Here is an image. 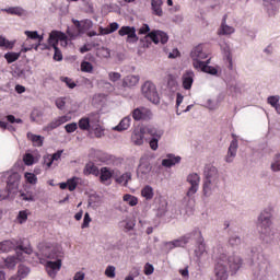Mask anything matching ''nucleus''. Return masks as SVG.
<instances>
[{
	"instance_id": "obj_1",
	"label": "nucleus",
	"mask_w": 280,
	"mask_h": 280,
	"mask_svg": "<svg viewBox=\"0 0 280 280\" xmlns=\"http://www.w3.org/2000/svg\"><path fill=\"white\" fill-rule=\"evenodd\" d=\"M42 255L47 259H55V261H47L46 262V271L48 272L49 277L54 279L56 273L62 268V252L60 247L51 244V243H44L40 245Z\"/></svg>"
},
{
	"instance_id": "obj_2",
	"label": "nucleus",
	"mask_w": 280,
	"mask_h": 280,
	"mask_svg": "<svg viewBox=\"0 0 280 280\" xmlns=\"http://www.w3.org/2000/svg\"><path fill=\"white\" fill-rule=\"evenodd\" d=\"M230 266L232 272H237L238 268L242 267V258L237 256L226 257V254H221L218 262L214 267V280H226L229 279V273H226V265Z\"/></svg>"
},
{
	"instance_id": "obj_3",
	"label": "nucleus",
	"mask_w": 280,
	"mask_h": 280,
	"mask_svg": "<svg viewBox=\"0 0 280 280\" xmlns=\"http://www.w3.org/2000/svg\"><path fill=\"white\" fill-rule=\"evenodd\" d=\"M206 180L203 183V195L209 196L211 189L218 186V168L211 164L206 165L203 171Z\"/></svg>"
},
{
	"instance_id": "obj_4",
	"label": "nucleus",
	"mask_w": 280,
	"mask_h": 280,
	"mask_svg": "<svg viewBox=\"0 0 280 280\" xmlns=\"http://www.w3.org/2000/svg\"><path fill=\"white\" fill-rule=\"evenodd\" d=\"M79 128L85 132H89V130H97L100 128V114L92 113L85 117H82L78 125Z\"/></svg>"
},
{
	"instance_id": "obj_5",
	"label": "nucleus",
	"mask_w": 280,
	"mask_h": 280,
	"mask_svg": "<svg viewBox=\"0 0 280 280\" xmlns=\"http://www.w3.org/2000/svg\"><path fill=\"white\" fill-rule=\"evenodd\" d=\"M270 218H271V214L268 211L261 212L258 218L257 229L262 240H266V237H270V233H271L270 225L272 224V222L270 221Z\"/></svg>"
},
{
	"instance_id": "obj_6",
	"label": "nucleus",
	"mask_w": 280,
	"mask_h": 280,
	"mask_svg": "<svg viewBox=\"0 0 280 280\" xmlns=\"http://www.w3.org/2000/svg\"><path fill=\"white\" fill-rule=\"evenodd\" d=\"M142 95L152 104H160L161 97H159V92L156 91V85L150 81H145L141 88Z\"/></svg>"
},
{
	"instance_id": "obj_7",
	"label": "nucleus",
	"mask_w": 280,
	"mask_h": 280,
	"mask_svg": "<svg viewBox=\"0 0 280 280\" xmlns=\"http://www.w3.org/2000/svg\"><path fill=\"white\" fill-rule=\"evenodd\" d=\"M59 43L61 47H67V45H69V37L60 31H52L48 37V45H55L58 47Z\"/></svg>"
},
{
	"instance_id": "obj_8",
	"label": "nucleus",
	"mask_w": 280,
	"mask_h": 280,
	"mask_svg": "<svg viewBox=\"0 0 280 280\" xmlns=\"http://www.w3.org/2000/svg\"><path fill=\"white\" fill-rule=\"evenodd\" d=\"M118 34L120 36H127L126 43H129L130 45L139 43V36H137V28H135V26H121Z\"/></svg>"
},
{
	"instance_id": "obj_9",
	"label": "nucleus",
	"mask_w": 280,
	"mask_h": 280,
	"mask_svg": "<svg viewBox=\"0 0 280 280\" xmlns=\"http://www.w3.org/2000/svg\"><path fill=\"white\" fill-rule=\"evenodd\" d=\"M135 121H148L152 119V110L148 107H137L132 110Z\"/></svg>"
},
{
	"instance_id": "obj_10",
	"label": "nucleus",
	"mask_w": 280,
	"mask_h": 280,
	"mask_svg": "<svg viewBox=\"0 0 280 280\" xmlns=\"http://www.w3.org/2000/svg\"><path fill=\"white\" fill-rule=\"evenodd\" d=\"M187 183H189L190 185L187 191V196L188 198H191V196H194L198 191V187L200 185V175H198L197 173L188 175Z\"/></svg>"
},
{
	"instance_id": "obj_11",
	"label": "nucleus",
	"mask_w": 280,
	"mask_h": 280,
	"mask_svg": "<svg viewBox=\"0 0 280 280\" xmlns=\"http://www.w3.org/2000/svg\"><path fill=\"white\" fill-rule=\"evenodd\" d=\"M211 59L205 61H195L192 62V67L195 69H200L203 73H209L210 75H218V69L215 67L209 66Z\"/></svg>"
},
{
	"instance_id": "obj_12",
	"label": "nucleus",
	"mask_w": 280,
	"mask_h": 280,
	"mask_svg": "<svg viewBox=\"0 0 280 280\" xmlns=\"http://www.w3.org/2000/svg\"><path fill=\"white\" fill-rule=\"evenodd\" d=\"M147 38H150L155 45H159V43L165 45L170 40L167 33L163 31H152L147 35Z\"/></svg>"
},
{
	"instance_id": "obj_13",
	"label": "nucleus",
	"mask_w": 280,
	"mask_h": 280,
	"mask_svg": "<svg viewBox=\"0 0 280 280\" xmlns=\"http://www.w3.org/2000/svg\"><path fill=\"white\" fill-rule=\"evenodd\" d=\"M207 51H205V48L202 45H198L195 47L190 52V58H192V62H201L200 60H206L208 58Z\"/></svg>"
},
{
	"instance_id": "obj_14",
	"label": "nucleus",
	"mask_w": 280,
	"mask_h": 280,
	"mask_svg": "<svg viewBox=\"0 0 280 280\" xmlns=\"http://www.w3.org/2000/svg\"><path fill=\"white\" fill-rule=\"evenodd\" d=\"M194 78H196V74L191 70L186 71L182 75V85L185 91H191V86H194Z\"/></svg>"
},
{
	"instance_id": "obj_15",
	"label": "nucleus",
	"mask_w": 280,
	"mask_h": 280,
	"mask_svg": "<svg viewBox=\"0 0 280 280\" xmlns=\"http://www.w3.org/2000/svg\"><path fill=\"white\" fill-rule=\"evenodd\" d=\"M72 23L74 27H77L79 34H84L88 32V30H91L93 27V21L91 20H83V21H78V20H72Z\"/></svg>"
},
{
	"instance_id": "obj_16",
	"label": "nucleus",
	"mask_w": 280,
	"mask_h": 280,
	"mask_svg": "<svg viewBox=\"0 0 280 280\" xmlns=\"http://www.w3.org/2000/svg\"><path fill=\"white\" fill-rule=\"evenodd\" d=\"M67 121H71V116H60L56 119H54L50 124H48L45 129L46 130H56V128H59V126H62V124H67Z\"/></svg>"
},
{
	"instance_id": "obj_17",
	"label": "nucleus",
	"mask_w": 280,
	"mask_h": 280,
	"mask_svg": "<svg viewBox=\"0 0 280 280\" xmlns=\"http://www.w3.org/2000/svg\"><path fill=\"white\" fill-rule=\"evenodd\" d=\"M237 139L232 140L225 158L226 163H233V158L237 154Z\"/></svg>"
},
{
	"instance_id": "obj_18",
	"label": "nucleus",
	"mask_w": 280,
	"mask_h": 280,
	"mask_svg": "<svg viewBox=\"0 0 280 280\" xmlns=\"http://www.w3.org/2000/svg\"><path fill=\"white\" fill-rule=\"evenodd\" d=\"M139 84V77L129 74L124 78L122 80V86L126 89H132V86H137Z\"/></svg>"
},
{
	"instance_id": "obj_19",
	"label": "nucleus",
	"mask_w": 280,
	"mask_h": 280,
	"mask_svg": "<svg viewBox=\"0 0 280 280\" xmlns=\"http://www.w3.org/2000/svg\"><path fill=\"white\" fill-rule=\"evenodd\" d=\"M151 9L155 16H163V0H151Z\"/></svg>"
},
{
	"instance_id": "obj_20",
	"label": "nucleus",
	"mask_w": 280,
	"mask_h": 280,
	"mask_svg": "<svg viewBox=\"0 0 280 280\" xmlns=\"http://www.w3.org/2000/svg\"><path fill=\"white\" fill-rule=\"evenodd\" d=\"M144 137L143 130H135L131 135V141L135 145H143Z\"/></svg>"
},
{
	"instance_id": "obj_21",
	"label": "nucleus",
	"mask_w": 280,
	"mask_h": 280,
	"mask_svg": "<svg viewBox=\"0 0 280 280\" xmlns=\"http://www.w3.org/2000/svg\"><path fill=\"white\" fill-rule=\"evenodd\" d=\"M113 174H115V171H113L106 166L102 167L101 176H100L101 183H107V180H110L113 178Z\"/></svg>"
},
{
	"instance_id": "obj_22",
	"label": "nucleus",
	"mask_w": 280,
	"mask_h": 280,
	"mask_svg": "<svg viewBox=\"0 0 280 280\" xmlns=\"http://www.w3.org/2000/svg\"><path fill=\"white\" fill-rule=\"evenodd\" d=\"M4 267L8 268V270H14L16 268V264H19V257L16 256H9L7 258H3Z\"/></svg>"
},
{
	"instance_id": "obj_23",
	"label": "nucleus",
	"mask_w": 280,
	"mask_h": 280,
	"mask_svg": "<svg viewBox=\"0 0 280 280\" xmlns=\"http://www.w3.org/2000/svg\"><path fill=\"white\" fill-rule=\"evenodd\" d=\"M130 116H127L120 120V122L114 128V130H117L118 132H124V130H128L130 128Z\"/></svg>"
},
{
	"instance_id": "obj_24",
	"label": "nucleus",
	"mask_w": 280,
	"mask_h": 280,
	"mask_svg": "<svg viewBox=\"0 0 280 280\" xmlns=\"http://www.w3.org/2000/svg\"><path fill=\"white\" fill-rule=\"evenodd\" d=\"M151 170L152 167L150 166L149 163L141 162L138 166L137 175L143 178V176H145L147 174H150Z\"/></svg>"
},
{
	"instance_id": "obj_25",
	"label": "nucleus",
	"mask_w": 280,
	"mask_h": 280,
	"mask_svg": "<svg viewBox=\"0 0 280 280\" xmlns=\"http://www.w3.org/2000/svg\"><path fill=\"white\" fill-rule=\"evenodd\" d=\"M234 32H235L234 27L226 25V16H224L221 27L219 30V34L222 36H226L229 34H233Z\"/></svg>"
},
{
	"instance_id": "obj_26",
	"label": "nucleus",
	"mask_w": 280,
	"mask_h": 280,
	"mask_svg": "<svg viewBox=\"0 0 280 280\" xmlns=\"http://www.w3.org/2000/svg\"><path fill=\"white\" fill-rule=\"evenodd\" d=\"M28 139L32 141L33 145L35 148H43V141H45V138L43 136H36L34 133H27Z\"/></svg>"
},
{
	"instance_id": "obj_27",
	"label": "nucleus",
	"mask_w": 280,
	"mask_h": 280,
	"mask_svg": "<svg viewBox=\"0 0 280 280\" xmlns=\"http://www.w3.org/2000/svg\"><path fill=\"white\" fill-rule=\"evenodd\" d=\"M142 198H145V200H152L154 198V188L152 186L147 185L141 190Z\"/></svg>"
},
{
	"instance_id": "obj_28",
	"label": "nucleus",
	"mask_w": 280,
	"mask_h": 280,
	"mask_svg": "<svg viewBox=\"0 0 280 280\" xmlns=\"http://www.w3.org/2000/svg\"><path fill=\"white\" fill-rule=\"evenodd\" d=\"M84 174L85 175L92 174L93 176H100V168H97V166L94 163L90 162L85 165Z\"/></svg>"
},
{
	"instance_id": "obj_29",
	"label": "nucleus",
	"mask_w": 280,
	"mask_h": 280,
	"mask_svg": "<svg viewBox=\"0 0 280 280\" xmlns=\"http://www.w3.org/2000/svg\"><path fill=\"white\" fill-rule=\"evenodd\" d=\"M24 34L27 37L26 43L28 40H37L38 43H43V36L38 35L37 31H25Z\"/></svg>"
},
{
	"instance_id": "obj_30",
	"label": "nucleus",
	"mask_w": 280,
	"mask_h": 280,
	"mask_svg": "<svg viewBox=\"0 0 280 280\" xmlns=\"http://www.w3.org/2000/svg\"><path fill=\"white\" fill-rule=\"evenodd\" d=\"M176 163H180V156L172 158V156L168 155V159H164L162 161V165L164 167H172L173 165H176Z\"/></svg>"
},
{
	"instance_id": "obj_31",
	"label": "nucleus",
	"mask_w": 280,
	"mask_h": 280,
	"mask_svg": "<svg viewBox=\"0 0 280 280\" xmlns=\"http://www.w3.org/2000/svg\"><path fill=\"white\" fill-rule=\"evenodd\" d=\"M4 12H7V14H12L15 16H23V14H25V10H23V8L21 7H11L9 9H4Z\"/></svg>"
},
{
	"instance_id": "obj_32",
	"label": "nucleus",
	"mask_w": 280,
	"mask_h": 280,
	"mask_svg": "<svg viewBox=\"0 0 280 280\" xmlns=\"http://www.w3.org/2000/svg\"><path fill=\"white\" fill-rule=\"evenodd\" d=\"M122 200L128 203L129 207H137L139 205V199L130 194H126Z\"/></svg>"
},
{
	"instance_id": "obj_33",
	"label": "nucleus",
	"mask_w": 280,
	"mask_h": 280,
	"mask_svg": "<svg viewBox=\"0 0 280 280\" xmlns=\"http://www.w3.org/2000/svg\"><path fill=\"white\" fill-rule=\"evenodd\" d=\"M4 58L8 62V65H12V62H16L19 58H21V52H7L4 55Z\"/></svg>"
},
{
	"instance_id": "obj_34",
	"label": "nucleus",
	"mask_w": 280,
	"mask_h": 280,
	"mask_svg": "<svg viewBox=\"0 0 280 280\" xmlns=\"http://www.w3.org/2000/svg\"><path fill=\"white\" fill-rule=\"evenodd\" d=\"M148 135L153 137L152 139H161L163 137V130L150 127L147 129Z\"/></svg>"
},
{
	"instance_id": "obj_35",
	"label": "nucleus",
	"mask_w": 280,
	"mask_h": 280,
	"mask_svg": "<svg viewBox=\"0 0 280 280\" xmlns=\"http://www.w3.org/2000/svg\"><path fill=\"white\" fill-rule=\"evenodd\" d=\"M185 244H187V241H185L184 238L182 240H175L173 242H167L166 246H170V250H173V248H180V246H184Z\"/></svg>"
},
{
	"instance_id": "obj_36",
	"label": "nucleus",
	"mask_w": 280,
	"mask_h": 280,
	"mask_svg": "<svg viewBox=\"0 0 280 280\" xmlns=\"http://www.w3.org/2000/svg\"><path fill=\"white\" fill-rule=\"evenodd\" d=\"M69 191H75L78 188V183H80V177H71L67 180Z\"/></svg>"
},
{
	"instance_id": "obj_37",
	"label": "nucleus",
	"mask_w": 280,
	"mask_h": 280,
	"mask_svg": "<svg viewBox=\"0 0 280 280\" xmlns=\"http://www.w3.org/2000/svg\"><path fill=\"white\" fill-rule=\"evenodd\" d=\"M60 156H62V152L58 151L57 153L45 160V164L47 165V167H51V165H54V161H60Z\"/></svg>"
},
{
	"instance_id": "obj_38",
	"label": "nucleus",
	"mask_w": 280,
	"mask_h": 280,
	"mask_svg": "<svg viewBox=\"0 0 280 280\" xmlns=\"http://www.w3.org/2000/svg\"><path fill=\"white\" fill-rule=\"evenodd\" d=\"M132 179V174L130 173H125L122 174L120 177H118L116 179L117 183H119V185H128V182Z\"/></svg>"
},
{
	"instance_id": "obj_39",
	"label": "nucleus",
	"mask_w": 280,
	"mask_h": 280,
	"mask_svg": "<svg viewBox=\"0 0 280 280\" xmlns=\"http://www.w3.org/2000/svg\"><path fill=\"white\" fill-rule=\"evenodd\" d=\"M81 71H83V73H93V63L89 61H82Z\"/></svg>"
},
{
	"instance_id": "obj_40",
	"label": "nucleus",
	"mask_w": 280,
	"mask_h": 280,
	"mask_svg": "<svg viewBox=\"0 0 280 280\" xmlns=\"http://www.w3.org/2000/svg\"><path fill=\"white\" fill-rule=\"evenodd\" d=\"M271 170L272 172H280V154L277 153L273 156V162L271 163Z\"/></svg>"
},
{
	"instance_id": "obj_41",
	"label": "nucleus",
	"mask_w": 280,
	"mask_h": 280,
	"mask_svg": "<svg viewBox=\"0 0 280 280\" xmlns=\"http://www.w3.org/2000/svg\"><path fill=\"white\" fill-rule=\"evenodd\" d=\"M30 275V269L25 265H20L18 267V276L21 277L22 279H25Z\"/></svg>"
},
{
	"instance_id": "obj_42",
	"label": "nucleus",
	"mask_w": 280,
	"mask_h": 280,
	"mask_svg": "<svg viewBox=\"0 0 280 280\" xmlns=\"http://www.w3.org/2000/svg\"><path fill=\"white\" fill-rule=\"evenodd\" d=\"M49 47H51L55 51L54 60H56L57 62H60V60H62V51H60V48H58V46L56 45H49Z\"/></svg>"
},
{
	"instance_id": "obj_43",
	"label": "nucleus",
	"mask_w": 280,
	"mask_h": 280,
	"mask_svg": "<svg viewBox=\"0 0 280 280\" xmlns=\"http://www.w3.org/2000/svg\"><path fill=\"white\" fill-rule=\"evenodd\" d=\"M24 178H26V182L30 183V185H36V183H38V178L34 173H25Z\"/></svg>"
},
{
	"instance_id": "obj_44",
	"label": "nucleus",
	"mask_w": 280,
	"mask_h": 280,
	"mask_svg": "<svg viewBox=\"0 0 280 280\" xmlns=\"http://www.w3.org/2000/svg\"><path fill=\"white\" fill-rule=\"evenodd\" d=\"M65 130H66V132H68V135L75 132V130H78V122H71V124L66 125Z\"/></svg>"
},
{
	"instance_id": "obj_45",
	"label": "nucleus",
	"mask_w": 280,
	"mask_h": 280,
	"mask_svg": "<svg viewBox=\"0 0 280 280\" xmlns=\"http://www.w3.org/2000/svg\"><path fill=\"white\" fill-rule=\"evenodd\" d=\"M0 47L12 49V47H14V44L10 43V40L5 39V37H0Z\"/></svg>"
},
{
	"instance_id": "obj_46",
	"label": "nucleus",
	"mask_w": 280,
	"mask_h": 280,
	"mask_svg": "<svg viewBox=\"0 0 280 280\" xmlns=\"http://www.w3.org/2000/svg\"><path fill=\"white\" fill-rule=\"evenodd\" d=\"M91 224V214L86 212L83 218V223L81 225L82 229H89V225Z\"/></svg>"
},
{
	"instance_id": "obj_47",
	"label": "nucleus",
	"mask_w": 280,
	"mask_h": 280,
	"mask_svg": "<svg viewBox=\"0 0 280 280\" xmlns=\"http://www.w3.org/2000/svg\"><path fill=\"white\" fill-rule=\"evenodd\" d=\"M105 275L109 279H115V266H108L105 270Z\"/></svg>"
},
{
	"instance_id": "obj_48",
	"label": "nucleus",
	"mask_w": 280,
	"mask_h": 280,
	"mask_svg": "<svg viewBox=\"0 0 280 280\" xmlns=\"http://www.w3.org/2000/svg\"><path fill=\"white\" fill-rule=\"evenodd\" d=\"M25 165H34V155L26 153L23 158Z\"/></svg>"
},
{
	"instance_id": "obj_49",
	"label": "nucleus",
	"mask_w": 280,
	"mask_h": 280,
	"mask_svg": "<svg viewBox=\"0 0 280 280\" xmlns=\"http://www.w3.org/2000/svg\"><path fill=\"white\" fill-rule=\"evenodd\" d=\"M108 78L110 82H117L118 80H121V73L119 72H109Z\"/></svg>"
},
{
	"instance_id": "obj_50",
	"label": "nucleus",
	"mask_w": 280,
	"mask_h": 280,
	"mask_svg": "<svg viewBox=\"0 0 280 280\" xmlns=\"http://www.w3.org/2000/svg\"><path fill=\"white\" fill-rule=\"evenodd\" d=\"M279 100H280L279 95L269 96V97L267 98V102H268V104H270V106H272V108H273V106H277V104H279Z\"/></svg>"
},
{
	"instance_id": "obj_51",
	"label": "nucleus",
	"mask_w": 280,
	"mask_h": 280,
	"mask_svg": "<svg viewBox=\"0 0 280 280\" xmlns=\"http://www.w3.org/2000/svg\"><path fill=\"white\" fill-rule=\"evenodd\" d=\"M7 121H9V124H23V119L16 118L14 115H8Z\"/></svg>"
},
{
	"instance_id": "obj_52",
	"label": "nucleus",
	"mask_w": 280,
	"mask_h": 280,
	"mask_svg": "<svg viewBox=\"0 0 280 280\" xmlns=\"http://www.w3.org/2000/svg\"><path fill=\"white\" fill-rule=\"evenodd\" d=\"M229 244L230 246H240V244H242V240L238 236H232L229 240Z\"/></svg>"
},
{
	"instance_id": "obj_53",
	"label": "nucleus",
	"mask_w": 280,
	"mask_h": 280,
	"mask_svg": "<svg viewBox=\"0 0 280 280\" xmlns=\"http://www.w3.org/2000/svg\"><path fill=\"white\" fill-rule=\"evenodd\" d=\"M154 272V266H152L150 262H147L144 265V275L150 276Z\"/></svg>"
},
{
	"instance_id": "obj_54",
	"label": "nucleus",
	"mask_w": 280,
	"mask_h": 280,
	"mask_svg": "<svg viewBox=\"0 0 280 280\" xmlns=\"http://www.w3.org/2000/svg\"><path fill=\"white\" fill-rule=\"evenodd\" d=\"M159 139L160 138H152L149 142L151 150H159Z\"/></svg>"
},
{
	"instance_id": "obj_55",
	"label": "nucleus",
	"mask_w": 280,
	"mask_h": 280,
	"mask_svg": "<svg viewBox=\"0 0 280 280\" xmlns=\"http://www.w3.org/2000/svg\"><path fill=\"white\" fill-rule=\"evenodd\" d=\"M57 108H59V110H62L67 104V102H65V98L60 97V98H57L56 102H55Z\"/></svg>"
},
{
	"instance_id": "obj_56",
	"label": "nucleus",
	"mask_w": 280,
	"mask_h": 280,
	"mask_svg": "<svg viewBox=\"0 0 280 280\" xmlns=\"http://www.w3.org/2000/svg\"><path fill=\"white\" fill-rule=\"evenodd\" d=\"M18 220H20V224H23V222L27 221V212L26 211H20L18 215Z\"/></svg>"
},
{
	"instance_id": "obj_57",
	"label": "nucleus",
	"mask_w": 280,
	"mask_h": 280,
	"mask_svg": "<svg viewBox=\"0 0 280 280\" xmlns=\"http://www.w3.org/2000/svg\"><path fill=\"white\" fill-rule=\"evenodd\" d=\"M108 34H110V31L108 27H103V26H100L98 27V36H108Z\"/></svg>"
},
{
	"instance_id": "obj_58",
	"label": "nucleus",
	"mask_w": 280,
	"mask_h": 280,
	"mask_svg": "<svg viewBox=\"0 0 280 280\" xmlns=\"http://www.w3.org/2000/svg\"><path fill=\"white\" fill-rule=\"evenodd\" d=\"M109 33L113 34L119 30V24L117 22H113L108 25Z\"/></svg>"
},
{
	"instance_id": "obj_59",
	"label": "nucleus",
	"mask_w": 280,
	"mask_h": 280,
	"mask_svg": "<svg viewBox=\"0 0 280 280\" xmlns=\"http://www.w3.org/2000/svg\"><path fill=\"white\" fill-rule=\"evenodd\" d=\"M63 82L67 84L69 89H75V82H73V80H71L70 78L66 77Z\"/></svg>"
},
{
	"instance_id": "obj_60",
	"label": "nucleus",
	"mask_w": 280,
	"mask_h": 280,
	"mask_svg": "<svg viewBox=\"0 0 280 280\" xmlns=\"http://www.w3.org/2000/svg\"><path fill=\"white\" fill-rule=\"evenodd\" d=\"M148 32H150V25L148 24H143L139 30V34H148Z\"/></svg>"
},
{
	"instance_id": "obj_61",
	"label": "nucleus",
	"mask_w": 280,
	"mask_h": 280,
	"mask_svg": "<svg viewBox=\"0 0 280 280\" xmlns=\"http://www.w3.org/2000/svg\"><path fill=\"white\" fill-rule=\"evenodd\" d=\"M15 91L19 93V95H21L22 93H25V86L18 84L15 85Z\"/></svg>"
},
{
	"instance_id": "obj_62",
	"label": "nucleus",
	"mask_w": 280,
	"mask_h": 280,
	"mask_svg": "<svg viewBox=\"0 0 280 280\" xmlns=\"http://www.w3.org/2000/svg\"><path fill=\"white\" fill-rule=\"evenodd\" d=\"M135 277H139V270L135 269L131 276L125 278V280H135Z\"/></svg>"
},
{
	"instance_id": "obj_63",
	"label": "nucleus",
	"mask_w": 280,
	"mask_h": 280,
	"mask_svg": "<svg viewBox=\"0 0 280 280\" xmlns=\"http://www.w3.org/2000/svg\"><path fill=\"white\" fill-rule=\"evenodd\" d=\"M178 56H180V51H178V49H174L170 52L168 58H178Z\"/></svg>"
},
{
	"instance_id": "obj_64",
	"label": "nucleus",
	"mask_w": 280,
	"mask_h": 280,
	"mask_svg": "<svg viewBox=\"0 0 280 280\" xmlns=\"http://www.w3.org/2000/svg\"><path fill=\"white\" fill-rule=\"evenodd\" d=\"M73 280H84V272L79 271L74 275Z\"/></svg>"
}]
</instances>
